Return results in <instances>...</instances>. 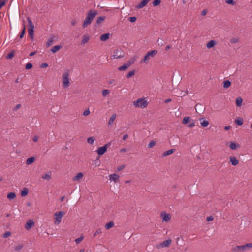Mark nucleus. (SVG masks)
<instances>
[{
	"label": "nucleus",
	"instance_id": "nucleus-1",
	"mask_svg": "<svg viewBox=\"0 0 252 252\" xmlns=\"http://www.w3.org/2000/svg\"><path fill=\"white\" fill-rule=\"evenodd\" d=\"M97 14L96 11H93L92 10H90L87 14V16L83 22L82 27L85 28L90 25Z\"/></svg>",
	"mask_w": 252,
	"mask_h": 252
},
{
	"label": "nucleus",
	"instance_id": "nucleus-2",
	"mask_svg": "<svg viewBox=\"0 0 252 252\" xmlns=\"http://www.w3.org/2000/svg\"><path fill=\"white\" fill-rule=\"evenodd\" d=\"M252 247V243H247L246 245L237 246L232 249L233 252H244Z\"/></svg>",
	"mask_w": 252,
	"mask_h": 252
},
{
	"label": "nucleus",
	"instance_id": "nucleus-3",
	"mask_svg": "<svg viewBox=\"0 0 252 252\" xmlns=\"http://www.w3.org/2000/svg\"><path fill=\"white\" fill-rule=\"evenodd\" d=\"M70 70L66 69L63 74V85L64 88H67L69 85V76L70 74Z\"/></svg>",
	"mask_w": 252,
	"mask_h": 252
},
{
	"label": "nucleus",
	"instance_id": "nucleus-4",
	"mask_svg": "<svg viewBox=\"0 0 252 252\" xmlns=\"http://www.w3.org/2000/svg\"><path fill=\"white\" fill-rule=\"evenodd\" d=\"M157 52H158L156 50H153L148 52L144 58L141 60L140 63H142L143 62L147 63V62H149L150 59L154 57L157 54Z\"/></svg>",
	"mask_w": 252,
	"mask_h": 252
},
{
	"label": "nucleus",
	"instance_id": "nucleus-5",
	"mask_svg": "<svg viewBox=\"0 0 252 252\" xmlns=\"http://www.w3.org/2000/svg\"><path fill=\"white\" fill-rule=\"evenodd\" d=\"M133 104L135 107L145 108L148 105V102L145 98H139L133 101Z\"/></svg>",
	"mask_w": 252,
	"mask_h": 252
},
{
	"label": "nucleus",
	"instance_id": "nucleus-6",
	"mask_svg": "<svg viewBox=\"0 0 252 252\" xmlns=\"http://www.w3.org/2000/svg\"><path fill=\"white\" fill-rule=\"evenodd\" d=\"M27 21L28 22L29 28H28V33L31 39H33V33H34V25L30 18L27 17Z\"/></svg>",
	"mask_w": 252,
	"mask_h": 252
},
{
	"label": "nucleus",
	"instance_id": "nucleus-7",
	"mask_svg": "<svg viewBox=\"0 0 252 252\" xmlns=\"http://www.w3.org/2000/svg\"><path fill=\"white\" fill-rule=\"evenodd\" d=\"M124 53L121 49H116L114 51L111 59H119L124 57Z\"/></svg>",
	"mask_w": 252,
	"mask_h": 252
},
{
	"label": "nucleus",
	"instance_id": "nucleus-8",
	"mask_svg": "<svg viewBox=\"0 0 252 252\" xmlns=\"http://www.w3.org/2000/svg\"><path fill=\"white\" fill-rule=\"evenodd\" d=\"M54 215L55 217V224H58L61 222L62 218L63 215H65V212L61 211L59 212L55 213Z\"/></svg>",
	"mask_w": 252,
	"mask_h": 252
},
{
	"label": "nucleus",
	"instance_id": "nucleus-9",
	"mask_svg": "<svg viewBox=\"0 0 252 252\" xmlns=\"http://www.w3.org/2000/svg\"><path fill=\"white\" fill-rule=\"evenodd\" d=\"M171 242H172V240L171 239H168V240L164 241L162 243L156 245V247L157 249H160L161 248H164V247H168L170 245Z\"/></svg>",
	"mask_w": 252,
	"mask_h": 252
},
{
	"label": "nucleus",
	"instance_id": "nucleus-10",
	"mask_svg": "<svg viewBox=\"0 0 252 252\" xmlns=\"http://www.w3.org/2000/svg\"><path fill=\"white\" fill-rule=\"evenodd\" d=\"M110 145L111 143H108L102 147H99L97 150L98 154L100 156L104 154L107 151V147Z\"/></svg>",
	"mask_w": 252,
	"mask_h": 252
},
{
	"label": "nucleus",
	"instance_id": "nucleus-11",
	"mask_svg": "<svg viewBox=\"0 0 252 252\" xmlns=\"http://www.w3.org/2000/svg\"><path fill=\"white\" fill-rule=\"evenodd\" d=\"M34 226V221L32 219H30L27 221V222L25 224V228L26 230H30V229H31Z\"/></svg>",
	"mask_w": 252,
	"mask_h": 252
},
{
	"label": "nucleus",
	"instance_id": "nucleus-12",
	"mask_svg": "<svg viewBox=\"0 0 252 252\" xmlns=\"http://www.w3.org/2000/svg\"><path fill=\"white\" fill-rule=\"evenodd\" d=\"M161 217L163 221L165 222H168L171 219V216L169 214L166 213L165 212H162L161 213Z\"/></svg>",
	"mask_w": 252,
	"mask_h": 252
},
{
	"label": "nucleus",
	"instance_id": "nucleus-13",
	"mask_svg": "<svg viewBox=\"0 0 252 252\" xmlns=\"http://www.w3.org/2000/svg\"><path fill=\"white\" fill-rule=\"evenodd\" d=\"M195 109L197 113H203L205 111V107L200 103L196 104L195 106Z\"/></svg>",
	"mask_w": 252,
	"mask_h": 252
},
{
	"label": "nucleus",
	"instance_id": "nucleus-14",
	"mask_svg": "<svg viewBox=\"0 0 252 252\" xmlns=\"http://www.w3.org/2000/svg\"><path fill=\"white\" fill-rule=\"evenodd\" d=\"M109 180L110 181H113L115 183H117L119 181V175L116 174H112L109 175Z\"/></svg>",
	"mask_w": 252,
	"mask_h": 252
},
{
	"label": "nucleus",
	"instance_id": "nucleus-15",
	"mask_svg": "<svg viewBox=\"0 0 252 252\" xmlns=\"http://www.w3.org/2000/svg\"><path fill=\"white\" fill-rule=\"evenodd\" d=\"M151 0H142L137 5H136V7L137 9H140L144 6H145L148 2H149Z\"/></svg>",
	"mask_w": 252,
	"mask_h": 252
},
{
	"label": "nucleus",
	"instance_id": "nucleus-16",
	"mask_svg": "<svg viewBox=\"0 0 252 252\" xmlns=\"http://www.w3.org/2000/svg\"><path fill=\"white\" fill-rule=\"evenodd\" d=\"M229 159L230 162L234 166H236L239 163V160L234 156H230L229 157Z\"/></svg>",
	"mask_w": 252,
	"mask_h": 252
},
{
	"label": "nucleus",
	"instance_id": "nucleus-17",
	"mask_svg": "<svg viewBox=\"0 0 252 252\" xmlns=\"http://www.w3.org/2000/svg\"><path fill=\"white\" fill-rule=\"evenodd\" d=\"M229 147L232 150H235L237 148H240L241 147L240 144L236 143L234 142H230L229 144Z\"/></svg>",
	"mask_w": 252,
	"mask_h": 252
},
{
	"label": "nucleus",
	"instance_id": "nucleus-18",
	"mask_svg": "<svg viewBox=\"0 0 252 252\" xmlns=\"http://www.w3.org/2000/svg\"><path fill=\"white\" fill-rule=\"evenodd\" d=\"M83 177V173L82 172H79L76 174L74 177H73L72 180L73 181H79Z\"/></svg>",
	"mask_w": 252,
	"mask_h": 252
},
{
	"label": "nucleus",
	"instance_id": "nucleus-19",
	"mask_svg": "<svg viewBox=\"0 0 252 252\" xmlns=\"http://www.w3.org/2000/svg\"><path fill=\"white\" fill-rule=\"evenodd\" d=\"M110 36V33H106L104 34H102L100 37V39L102 41H106L107 40L109 39Z\"/></svg>",
	"mask_w": 252,
	"mask_h": 252
},
{
	"label": "nucleus",
	"instance_id": "nucleus-20",
	"mask_svg": "<svg viewBox=\"0 0 252 252\" xmlns=\"http://www.w3.org/2000/svg\"><path fill=\"white\" fill-rule=\"evenodd\" d=\"M199 120L200 121L201 125L202 126V127H206L208 126L209 122L205 120L204 118H200Z\"/></svg>",
	"mask_w": 252,
	"mask_h": 252
},
{
	"label": "nucleus",
	"instance_id": "nucleus-21",
	"mask_svg": "<svg viewBox=\"0 0 252 252\" xmlns=\"http://www.w3.org/2000/svg\"><path fill=\"white\" fill-rule=\"evenodd\" d=\"M175 151V149H171L169 150H167V151L164 152L162 154V156L165 157V156H168V155H171V154L173 153Z\"/></svg>",
	"mask_w": 252,
	"mask_h": 252
},
{
	"label": "nucleus",
	"instance_id": "nucleus-22",
	"mask_svg": "<svg viewBox=\"0 0 252 252\" xmlns=\"http://www.w3.org/2000/svg\"><path fill=\"white\" fill-rule=\"evenodd\" d=\"M89 39L90 37L88 35L86 34L83 35V39L81 41V44L84 45L85 43H87L89 41Z\"/></svg>",
	"mask_w": 252,
	"mask_h": 252
},
{
	"label": "nucleus",
	"instance_id": "nucleus-23",
	"mask_svg": "<svg viewBox=\"0 0 252 252\" xmlns=\"http://www.w3.org/2000/svg\"><path fill=\"white\" fill-rule=\"evenodd\" d=\"M216 44V41L215 40H210L207 44V47L208 49H210L213 47Z\"/></svg>",
	"mask_w": 252,
	"mask_h": 252
},
{
	"label": "nucleus",
	"instance_id": "nucleus-24",
	"mask_svg": "<svg viewBox=\"0 0 252 252\" xmlns=\"http://www.w3.org/2000/svg\"><path fill=\"white\" fill-rule=\"evenodd\" d=\"M235 123L236 125L241 126L243 124L244 120L241 117H237L235 120Z\"/></svg>",
	"mask_w": 252,
	"mask_h": 252
},
{
	"label": "nucleus",
	"instance_id": "nucleus-25",
	"mask_svg": "<svg viewBox=\"0 0 252 252\" xmlns=\"http://www.w3.org/2000/svg\"><path fill=\"white\" fill-rule=\"evenodd\" d=\"M105 19V16H102L97 17L96 21V24L99 25L100 23H101Z\"/></svg>",
	"mask_w": 252,
	"mask_h": 252
},
{
	"label": "nucleus",
	"instance_id": "nucleus-26",
	"mask_svg": "<svg viewBox=\"0 0 252 252\" xmlns=\"http://www.w3.org/2000/svg\"><path fill=\"white\" fill-rule=\"evenodd\" d=\"M35 161V158L34 157H31L29 158L26 160V164L27 165H30L33 163Z\"/></svg>",
	"mask_w": 252,
	"mask_h": 252
},
{
	"label": "nucleus",
	"instance_id": "nucleus-27",
	"mask_svg": "<svg viewBox=\"0 0 252 252\" xmlns=\"http://www.w3.org/2000/svg\"><path fill=\"white\" fill-rule=\"evenodd\" d=\"M243 102V99L241 97H238L236 99V105L237 107H241Z\"/></svg>",
	"mask_w": 252,
	"mask_h": 252
},
{
	"label": "nucleus",
	"instance_id": "nucleus-28",
	"mask_svg": "<svg viewBox=\"0 0 252 252\" xmlns=\"http://www.w3.org/2000/svg\"><path fill=\"white\" fill-rule=\"evenodd\" d=\"M114 226V222L113 221L109 222L106 223L105 225V228L106 229H109L113 227Z\"/></svg>",
	"mask_w": 252,
	"mask_h": 252
},
{
	"label": "nucleus",
	"instance_id": "nucleus-29",
	"mask_svg": "<svg viewBox=\"0 0 252 252\" xmlns=\"http://www.w3.org/2000/svg\"><path fill=\"white\" fill-rule=\"evenodd\" d=\"M172 140H174V141L173 142V144L175 146L177 145L178 144L180 143V139L178 137L174 136L172 138Z\"/></svg>",
	"mask_w": 252,
	"mask_h": 252
},
{
	"label": "nucleus",
	"instance_id": "nucleus-30",
	"mask_svg": "<svg viewBox=\"0 0 252 252\" xmlns=\"http://www.w3.org/2000/svg\"><path fill=\"white\" fill-rule=\"evenodd\" d=\"M131 64H124L123 66H121L118 68L119 70L122 71V70H125L128 68V67L131 65Z\"/></svg>",
	"mask_w": 252,
	"mask_h": 252
},
{
	"label": "nucleus",
	"instance_id": "nucleus-31",
	"mask_svg": "<svg viewBox=\"0 0 252 252\" xmlns=\"http://www.w3.org/2000/svg\"><path fill=\"white\" fill-rule=\"evenodd\" d=\"M116 115L115 114H113L111 116V117L109 119V121H108V125H111L113 123V122L114 121V120L116 119Z\"/></svg>",
	"mask_w": 252,
	"mask_h": 252
},
{
	"label": "nucleus",
	"instance_id": "nucleus-32",
	"mask_svg": "<svg viewBox=\"0 0 252 252\" xmlns=\"http://www.w3.org/2000/svg\"><path fill=\"white\" fill-rule=\"evenodd\" d=\"M62 47V46L61 45L55 46L52 48L51 51L53 53H55V52H57L58 51H59Z\"/></svg>",
	"mask_w": 252,
	"mask_h": 252
},
{
	"label": "nucleus",
	"instance_id": "nucleus-33",
	"mask_svg": "<svg viewBox=\"0 0 252 252\" xmlns=\"http://www.w3.org/2000/svg\"><path fill=\"white\" fill-rule=\"evenodd\" d=\"M138 59H139L138 56L135 55L131 59L129 60L128 61L127 63H134V62L138 61Z\"/></svg>",
	"mask_w": 252,
	"mask_h": 252
},
{
	"label": "nucleus",
	"instance_id": "nucleus-34",
	"mask_svg": "<svg viewBox=\"0 0 252 252\" xmlns=\"http://www.w3.org/2000/svg\"><path fill=\"white\" fill-rule=\"evenodd\" d=\"M29 192V190L27 188H24L23 190L21 192V195L22 196H25L27 195Z\"/></svg>",
	"mask_w": 252,
	"mask_h": 252
},
{
	"label": "nucleus",
	"instance_id": "nucleus-35",
	"mask_svg": "<svg viewBox=\"0 0 252 252\" xmlns=\"http://www.w3.org/2000/svg\"><path fill=\"white\" fill-rule=\"evenodd\" d=\"M231 82L229 80H225L223 82V87L224 88H229L231 85Z\"/></svg>",
	"mask_w": 252,
	"mask_h": 252
},
{
	"label": "nucleus",
	"instance_id": "nucleus-36",
	"mask_svg": "<svg viewBox=\"0 0 252 252\" xmlns=\"http://www.w3.org/2000/svg\"><path fill=\"white\" fill-rule=\"evenodd\" d=\"M7 198L9 199H13L16 197V194L14 192H10L7 194Z\"/></svg>",
	"mask_w": 252,
	"mask_h": 252
},
{
	"label": "nucleus",
	"instance_id": "nucleus-37",
	"mask_svg": "<svg viewBox=\"0 0 252 252\" xmlns=\"http://www.w3.org/2000/svg\"><path fill=\"white\" fill-rule=\"evenodd\" d=\"M191 119L189 117H185L183 118L182 123L184 124H187L189 122H190Z\"/></svg>",
	"mask_w": 252,
	"mask_h": 252
},
{
	"label": "nucleus",
	"instance_id": "nucleus-38",
	"mask_svg": "<svg viewBox=\"0 0 252 252\" xmlns=\"http://www.w3.org/2000/svg\"><path fill=\"white\" fill-rule=\"evenodd\" d=\"M157 42H158V45H160L161 46H163L165 44V42H164V40L160 38H159L158 39Z\"/></svg>",
	"mask_w": 252,
	"mask_h": 252
},
{
	"label": "nucleus",
	"instance_id": "nucleus-39",
	"mask_svg": "<svg viewBox=\"0 0 252 252\" xmlns=\"http://www.w3.org/2000/svg\"><path fill=\"white\" fill-rule=\"evenodd\" d=\"M161 1V0H154L152 2L153 6H157L159 5L160 4Z\"/></svg>",
	"mask_w": 252,
	"mask_h": 252
},
{
	"label": "nucleus",
	"instance_id": "nucleus-40",
	"mask_svg": "<svg viewBox=\"0 0 252 252\" xmlns=\"http://www.w3.org/2000/svg\"><path fill=\"white\" fill-rule=\"evenodd\" d=\"M42 178L43 179L49 180L51 179V174L49 173H46L45 174L42 175Z\"/></svg>",
	"mask_w": 252,
	"mask_h": 252
},
{
	"label": "nucleus",
	"instance_id": "nucleus-41",
	"mask_svg": "<svg viewBox=\"0 0 252 252\" xmlns=\"http://www.w3.org/2000/svg\"><path fill=\"white\" fill-rule=\"evenodd\" d=\"M94 140L95 138L94 137H90L87 139V141L88 143L92 144L94 142Z\"/></svg>",
	"mask_w": 252,
	"mask_h": 252
},
{
	"label": "nucleus",
	"instance_id": "nucleus-42",
	"mask_svg": "<svg viewBox=\"0 0 252 252\" xmlns=\"http://www.w3.org/2000/svg\"><path fill=\"white\" fill-rule=\"evenodd\" d=\"M14 56V51H12L11 52L8 54L6 57L7 59H12Z\"/></svg>",
	"mask_w": 252,
	"mask_h": 252
},
{
	"label": "nucleus",
	"instance_id": "nucleus-43",
	"mask_svg": "<svg viewBox=\"0 0 252 252\" xmlns=\"http://www.w3.org/2000/svg\"><path fill=\"white\" fill-rule=\"evenodd\" d=\"M25 31H26V27H25V25H24L23 29L21 32V33L19 35V37L20 38H22L23 37V36H24V35L25 34Z\"/></svg>",
	"mask_w": 252,
	"mask_h": 252
},
{
	"label": "nucleus",
	"instance_id": "nucleus-44",
	"mask_svg": "<svg viewBox=\"0 0 252 252\" xmlns=\"http://www.w3.org/2000/svg\"><path fill=\"white\" fill-rule=\"evenodd\" d=\"M225 1L226 3L231 4L232 5H234L236 3V2L234 1V0H225Z\"/></svg>",
	"mask_w": 252,
	"mask_h": 252
},
{
	"label": "nucleus",
	"instance_id": "nucleus-45",
	"mask_svg": "<svg viewBox=\"0 0 252 252\" xmlns=\"http://www.w3.org/2000/svg\"><path fill=\"white\" fill-rule=\"evenodd\" d=\"M155 145H156V141L152 140L148 145V148H152Z\"/></svg>",
	"mask_w": 252,
	"mask_h": 252
},
{
	"label": "nucleus",
	"instance_id": "nucleus-46",
	"mask_svg": "<svg viewBox=\"0 0 252 252\" xmlns=\"http://www.w3.org/2000/svg\"><path fill=\"white\" fill-rule=\"evenodd\" d=\"M134 73H135V70H132L131 71H130L126 75V77L129 78H130L132 76H133L134 75Z\"/></svg>",
	"mask_w": 252,
	"mask_h": 252
},
{
	"label": "nucleus",
	"instance_id": "nucleus-47",
	"mask_svg": "<svg viewBox=\"0 0 252 252\" xmlns=\"http://www.w3.org/2000/svg\"><path fill=\"white\" fill-rule=\"evenodd\" d=\"M84 237L83 236H81L75 239V241L77 244H79L83 239Z\"/></svg>",
	"mask_w": 252,
	"mask_h": 252
},
{
	"label": "nucleus",
	"instance_id": "nucleus-48",
	"mask_svg": "<svg viewBox=\"0 0 252 252\" xmlns=\"http://www.w3.org/2000/svg\"><path fill=\"white\" fill-rule=\"evenodd\" d=\"M11 233L10 232L6 231V232H5L3 234V238H7V237H9L11 235Z\"/></svg>",
	"mask_w": 252,
	"mask_h": 252
},
{
	"label": "nucleus",
	"instance_id": "nucleus-49",
	"mask_svg": "<svg viewBox=\"0 0 252 252\" xmlns=\"http://www.w3.org/2000/svg\"><path fill=\"white\" fill-rule=\"evenodd\" d=\"M102 233V230L100 228L97 229V230L95 231L94 234L93 236L95 237L97 235L100 234Z\"/></svg>",
	"mask_w": 252,
	"mask_h": 252
},
{
	"label": "nucleus",
	"instance_id": "nucleus-50",
	"mask_svg": "<svg viewBox=\"0 0 252 252\" xmlns=\"http://www.w3.org/2000/svg\"><path fill=\"white\" fill-rule=\"evenodd\" d=\"M239 39L237 38H233L230 39V42L231 43H236L238 42Z\"/></svg>",
	"mask_w": 252,
	"mask_h": 252
},
{
	"label": "nucleus",
	"instance_id": "nucleus-51",
	"mask_svg": "<svg viewBox=\"0 0 252 252\" xmlns=\"http://www.w3.org/2000/svg\"><path fill=\"white\" fill-rule=\"evenodd\" d=\"M53 42V39H49L46 43V46L49 47L52 44Z\"/></svg>",
	"mask_w": 252,
	"mask_h": 252
},
{
	"label": "nucleus",
	"instance_id": "nucleus-52",
	"mask_svg": "<svg viewBox=\"0 0 252 252\" xmlns=\"http://www.w3.org/2000/svg\"><path fill=\"white\" fill-rule=\"evenodd\" d=\"M90 113V112L89 109H86V110L84 111V112H83V115H84V116H86L89 115Z\"/></svg>",
	"mask_w": 252,
	"mask_h": 252
},
{
	"label": "nucleus",
	"instance_id": "nucleus-53",
	"mask_svg": "<svg viewBox=\"0 0 252 252\" xmlns=\"http://www.w3.org/2000/svg\"><path fill=\"white\" fill-rule=\"evenodd\" d=\"M137 18L136 17H130L129 18V21L130 22H135Z\"/></svg>",
	"mask_w": 252,
	"mask_h": 252
},
{
	"label": "nucleus",
	"instance_id": "nucleus-54",
	"mask_svg": "<svg viewBox=\"0 0 252 252\" xmlns=\"http://www.w3.org/2000/svg\"><path fill=\"white\" fill-rule=\"evenodd\" d=\"M109 93V91L108 90H103L102 91V94H103V96H105Z\"/></svg>",
	"mask_w": 252,
	"mask_h": 252
},
{
	"label": "nucleus",
	"instance_id": "nucleus-55",
	"mask_svg": "<svg viewBox=\"0 0 252 252\" xmlns=\"http://www.w3.org/2000/svg\"><path fill=\"white\" fill-rule=\"evenodd\" d=\"M125 165L123 164V165L118 166L117 167V169L118 171H122V170H123L124 168H125Z\"/></svg>",
	"mask_w": 252,
	"mask_h": 252
},
{
	"label": "nucleus",
	"instance_id": "nucleus-56",
	"mask_svg": "<svg viewBox=\"0 0 252 252\" xmlns=\"http://www.w3.org/2000/svg\"><path fill=\"white\" fill-rule=\"evenodd\" d=\"M6 0H0V6L2 7L5 4Z\"/></svg>",
	"mask_w": 252,
	"mask_h": 252
},
{
	"label": "nucleus",
	"instance_id": "nucleus-57",
	"mask_svg": "<svg viewBox=\"0 0 252 252\" xmlns=\"http://www.w3.org/2000/svg\"><path fill=\"white\" fill-rule=\"evenodd\" d=\"M32 67V64H26L25 68L26 69H30Z\"/></svg>",
	"mask_w": 252,
	"mask_h": 252
},
{
	"label": "nucleus",
	"instance_id": "nucleus-58",
	"mask_svg": "<svg viewBox=\"0 0 252 252\" xmlns=\"http://www.w3.org/2000/svg\"><path fill=\"white\" fill-rule=\"evenodd\" d=\"M21 104H17L16 106L13 108V111H17L18 109H19L21 107Z\"/></svg>",
	"mask_w": 252,
	"mask_h": 252
},
{
	"label": "nucleus",
	"instance_id": "nucleus-59",
	"mask_svg": "<svg viewBox=\"0 0 252 252\" xmlns=\"http://www.w3.org/2000/svg\"><path fill=\"white\" fill-rule=\"evenodd\" d=\"M195 126V122L194 121H192L190 124H189V125H188V127H193Z\"/></svg>",
	"mask_w": 252,
	"mask_h": 252
},
{
	"label": "nucleus",
	"instance_id": "nucleus-60",
	"mask_svg": "<svg viewBox=\"0 0 252 252\" xmlns=\"http://www.w3.org/2000/svg\"><path fill=\"white\" fill-rule=\"evenodd\" d=\"M23 246L22 245H18V246H16L15 248V249L17 251H19L20 250H21Z\"/></svg>",
	"mask_w": 252,
	"mask_h": 252
},
{
	"label": "nucleus",
	"instance_id": "nucleus-61",
	"mask_svg": "<svg viewBox=\"0 0 252 252\" xmlns=\"http://www.w3.org/2000/svg\"><path fill=\"white\" fill-rule=\"evenodd\" d=\"M206 219L208 221H210L213 220L214 219V218L212 216H210L207 217Z\"/></svg>",
	"mask_w": 252,
	"mask_h": 252
},
{
	"label": "nucleus",
	"instance_id": "nucleus-62",
	"mask_svg": "<svg viewBox=\"0 0 252 252\" xmlns=\"http://www.w3.org/2000/svg\"><path fill=\"white\" fill-rule=\"evenodd\" d=\"M183 239H180V237H178L176 240V243L177 244H178L179 243L181 244V241H183Z\"/></svg>",
	"mask_w": 252,
	"mask_h": 252
},
{
	"label": "nucleus",
	"instance_id": "nucleus-63",
	"mask_svg": "<svg viewBox=\"0 0 252 252\" xmlns=\"http://www.w3.org/2000/svg\"><path fill=\"white\" fill-rule=\"evenodd\" d=\"M207 12H208V11H207V9H204V10L201 12V15H202V16H204V15H205L207 14Z\"/></svg>",
	"mask_w": 252,
	"mask_h": 252
},
{
	"label": "nucleus",
	"instance_id": "nucleus-64",
	"mask_svg": "<svg viewBox=\"0 0 252 252\" xmlns=\"http://www.w3.org/2000/svg\"><path fill=\"white\" fill-rule=\"evenodd\" d=\"M48 66V64H41L40 66L41 68H46Z\"/></svg>",
	"mask_w": 252,
	"mask_h": 252
}]
</instances>
